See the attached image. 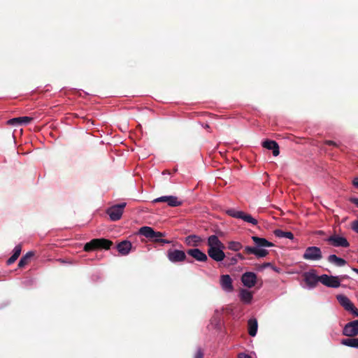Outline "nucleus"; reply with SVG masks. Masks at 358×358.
<instances>
[{"label": "nucleus", "instance_id": "nucleus-42", "mask_svg": "<svg viewBox=\"0 0 358 358\" xmlns=\"http://www.w3.org/2000/svg\"><path fill=\"white\" fill-rule=\"evenodd\" d=\"M352 202L355 204L357 207H358V199L357 198H354V199H352Z\"/></svg>", "mask_w": 358, "mask_h": 358}, {"label": "nucleus", "instance_id": "nucleus-34", "mask_svg": "<svg viewBox=\"0 0 358 358\" xmlns=\"http://www.w3.org/2000/svg\"><path fill=\"white\" fill-rule=\"evenodd\" d=\"M203 356L204 353L203 350L201 348H198L194 356V358H203Z\"/></svg>", "mask_w": 358, "mask_h": 358}, {"label": "nucleus", "instance_id": "nucleus-47", "mask_svg": "<svg viewBox=\"0 0 358 358\" xmlns=\"http://www.w3.org/2000/svg\"><path fill=\"white\" fill-rule=\"evenodd\" d=\"M205 127H206V129H209V128H210V127H209V125H208V124H206Z\"/></svg>", "mask_w": 358, "mask_h": 358}, {"label": "nucleus", "instance_id": "nucleus-45", "mask_svg": "<svg viewBox=\"0 0 358 358\" xmlns=\"http://www.w3.org/2000/svg\"><path fill=\"white\" fill-rule=\"evenodd\" d=\"M162 173H163V174H166V173L169 174V173H170V172H169L168 170H165V171H164L162 172Z\"/></svg>", "mask_w": 358, "mask_h": 358}, {"label": "nucleus", "instance_id": "nucleus-44", "mask_svg": "<svg viewBox=\"0 0 358 358\" xmlns=\"http://www.w3.org/2000/svg\"><path fill=\"white\" fill-rule=\"evenodd\" d=\"M339 277V279H340V282L344 279H347L348 277V275H341V276H338Z\"/></svg>", "mask_w": 358, "mask_h": 358}, {"label": "nucleus", "instance_id": "nucleus-3", "mask_svg": "<svg viewBox=\"0 0 358 358\" xmlns=\"http://www.w3.org/2000/svg\"><path fill=\"white\" fill-rule=\"evenodd\" d=\"M303 258L311 261L320 260L322 258V251L317 246L308 247L303 255Z\"/></svg>", "mask_w": 358, "mask_h": 358}, {"label": "nucleus", "instance_id": "nucleus-15", "mask_svg": "<svg viewBox=\"0 0 358 358\" xmlns=\"http://www.w3.org/2000/svg\"><path fill=\"white\" fill-rule=\"evenodd\" d=\"M220 285L224 291L231 292L234 290L232 280L229 275H222L220 277Z\"/></svg>", "mask_w": 358, "mask_h": 358}, {"label": "nucleus", "instance_id": "nucleus-24", "mask_svg": "<svg viewBox=\"0 0 358 358\" xmlns=\"http://www.w3.org/2000/svg\"><path fill=\"white\" fill-rule=\"evenodd\" d=\"M327 260L329 263L337 266H344L347 264V262L344 259L338 257L336 255H330Z\"/></svg>", "mask_w": 358, "mask_h": 358}, {"label": "nucleus", "instance_id": "nucleus-23", "mask_svg": "<svg viewBox=\"0 0 358 358\" xmlns=\"http://www.w3.org/2000/svg\"><path fill=\"white\" fill-rule=\"evenodd\" d=\"M337 300L340 303V304L346 310H349L352 308V306L354 305L350 300L344 295H338Z\"/></svg>", "mask_w": 358, "mask_h": 358}, {"label": "nucleus", "instance_id": "nucleus-13", "mask_svg": "<svg viewBox=\"0 0 358 358\" xmlns=\"http://www.w3.org/2000/svg\"><path fill=\"white\" fill-rule=\"evenodd\" d=\"M343 334L349 337H355L358 335V320L348 322L343 328Z\"/></svg>", "mask_w": 358, "mask_h": 358}, {"label": "nucleus", "instance_id": "nucleus-28", "mask_svg": "<svg viewBox=\"0 0 358 358\" xmlns=\"http://www.w3.org/2000/svg\"><path fill=\"white\" fill-rule=\"evenodd\" d=\"M341 344L348 347L358 348V338L351 337L350 338L343 339Z\"/></svg>", "mask_w": 358, "mask_h": 358}, {"label": "nucleus", "instance_id": "nucleus-43", "mask_svg": "<svg viewBox=\"0 0 358 358\" xmlns=\"http://www.w3.org/2000/svg\"><path fill=\"white\" fill-rule=\"evenodd\" d=\"M353 185L358 187V178H356L354 180H353Z\"/></svg>", "mask_w": 358, "mask_h": 358}, {"label": "nucleus", "instance_id": "nucleus-18", "mask_svg": "<svg viewBox=\"0 0 358 358\" xmlns=\"http://www.w3.org/2000/svg\"><path fill=\"white\" fill-rule=\"evenodd\" d=\"M34 120L31 117H18L12 118L9 120H8L7 124L10 125H14V124H27L30 123Z\"/></svg>", "mask_w": 358, "mask_h": 358}, {"label": "nucleus", "instance_id": "nucleus-2", "mask_svg": "<svg viewBox=\"0 0 358 358\" xmlns=\"http://www.w3.org/2000/svg\"><path fill=\"white\" fill-rule=\"evenodd\" d=\"M113 245V241L106 238H94L87 243L84 246V250L90 252L95 250H108Z\"/></svg>", "mask_w": 358, "mask_h": 358}, {"label": "nucleus", "instance_id": "nucleus-21", "mask_svg": "<svg viewBox=\"0 0 358 358\" xmlns=\"http://www.w3.org/2000/svg\"><path fill=\"white\" fill-rule=\"evenodd\" d=\"M203 241V239L197 235H189L185 238V243L189 246L197 247Z\"/></svg>", "mask_w": 358, "mask_h": 358}, {"label": "nucleus", "instance_id": "nucleus-32", "mask_svg": "<svg viewBox=\"0 0 358 358\" xmlns=\"http://www.w3.org/2000/svg\"><path fill=\"white\" fill-rule=\"evenodd\" d=\"M256 247L252 246H245L243 249V253L245 255H255V254Z\"/></svg>", "mask_w": 358, "mask_h": 358}, {"label": "nucleus", "instance_id": "nucleus-27", "mask_svg": "<svg viewBox=\"0 0 358 358\" xmlns=\"http://www.w3.org/2000/svg\"><path fill=\"white\" fill-rule=\"evenodd\" d=\"M34 252L32 251L28 252L25 255H24L18 262V267L23 268L24 266L29 264L31 259L34 257Z\"/></svg>", "mask_w": 358, "mask_h": 358}, {"label": "nucleus", "instance_id": "nucleus-19", "mask_svg": "<svg viewBox=\"0 0 358 358\" xmlns=\"http://www.w3.org/2000/svg\"><path fill=\"white\" fill-rule=\"evenodd\" d=\"M238 296L242 302L248 304L250 303L252 300L253 294L246 289H241Z\"/></svg>", "mask_w": 358, "mask_h": 358}, {"label": "nucleus", "instance_id": "nucleus-26", "mask_svg": "<svg viewBox=\"0 0 358 358\" xmlns=\"http://www.w3.org/2000/svg\"><path fill=\"white\" fill-rule=\"evenodd\" d=\"M21 251L22 245L20 244H18L14 248L13 254L12 255V256L7 260V264L10 265L13 264L20 255Z\"/></svg>", "mask_w": 358, "mask_h": 358}, {"label": "nucleus", "instance_id": "nucleus-30", "mask_svg": "<svg viewBox=\"0 0 358 358\" xmlns=\"http://www.w3.org/2000/svg\"><path fill=\"white\" fill-rule=\"evenodd\" d=\"M274 234L278 238H286L292 240L294 238V234L291 231H284L281 229H275Z\"/></svg>", "mask_w": 358, "mask_h": 358}, {"label": "nucleus", "instance_id": "nucleus-17", "mask_svg": "<svg viewBox=\"0 0 358 358\" xmlns=\"http://www.w3.org/2000/svg\"><path fill=\"white\" fill-rule=\"evenodd\" d=\"M262 146L268 150H271L273 151V155L275 157L280 153L279 145L274 141L266 140L262 143Z\"/></svg>", "mask_w": 358, "mask_h": 358}, {"label": "nucleus", "instance_id": "nucleus-25", "mask_svg": "<svg viewBox=\"0 0 358 358\" xmlns=\"http://www.w3.org/2000/svg\"><path fill=\"white\" fill-rule=\"evenodd\" d=\"M248 334L251 336H255L257 332V320L255 318L248 320Z\"/></svg>", "mask_w": 358, "mask_h": 358}, {"label": "nucleus", "instance_id": "nucleus-33", "mask_svg": "<svg viewBox=\"0 0 358 358\" xmlns=\"http://www.w3.org/2000/svg\"><path fill=\"white\" fill-rule=\"evenodd\" d=\"M272 266V264L270 262L264 263L257 266V270L259 271H263L264 268Z\"/></svg>", "mask_w": 358, "mask_h": 358}, {"label": "nucleus", "instance_id": "nucleus-16", "mask_svg": "<svg viewBox=\"0 0 358 358\" xmlns=\"http://www.w3.org/2000/svg\"><path fill=\"white\" fill-rule=\"evenodd\" d=\"M116 248L122 255H127L131 249V243L129 241H123L117 245Z\"/></svg>", "mask_w": 358, "mask_h": 358}, {"label": "nucleus", "instance_id": "nucleus-8", "mask_svg": "<svg viewBox=\"0 0 358 358\" xmlns=\"http://www.w3.org/2000/svg\"><path fill=\"white\" fill-rule=\"evenodd\" d=\"M154 203L165 202L171 207H178L182 204V201L175 196H163L154 199Z\"/></svg>", "mask_w": 358, "mask_h": 358}, {"label": "nucleus", "instance_id": "nucleus-29", "mask_svg": "<svg viewBox=\"0 0 358 358\" xmlns=\"http://www.w3.org/2000/svg\"><path fill=\"white\" fill-rule=\"evenodd\" d=\"M227 248L234 252H238L243 248V246L238 241H231L227 243Z\"/></svg>", "mask_w": 358, "mask_h": 358}, {"label": "nucleus", "instance_id": "nucleus-20", "mask_svg": "<svg viewBox=\"0 0 358 358\" xmlns=\"http://www.w3.org/2000/svg\"><path fill=\"white\" fill-rule=\"evenodd\" d=\"M208 248H225L224 245L220 241L218 236L216 235H211L208 236L207 241Z\"/></svg>", "mask_w": 358, "mask_h": 358}, {"label": "nucleus", "instance_id": "nucleus-36", "mask_svg": "<svg viewBox=\"0 0 358 358\" xmlns=\"http://www.w3.org/2000/svg\"><path fill=\"white\" fill-rule=\"evenodd\" d=\"M352 229L358 233V220H356L352 222Z\"/></svg>", "mask_w": 358, "mask_h": 358}, {"label": "nucleus", "instance_id": "nucleus-40", "mask_svg": "<svg viewBox=\"0 0 358 358\" xmlns=\"http://www.w3.org/2000/svg\"><path fill=\"white\" fill-rule=\"evenodd\" d=\"M236 258H238V259H242V260L245 259V257H244V256H243V255L242 253L236 254Z\"/></svg>", "mask_w": 358, "mask_h": 358}, {"label": "nucleus", "instance_id": "nucleus-5", "mask_svg": "<svg viewBox=\"0 0 358 358\" xmlns=\"http://www.w3.org/2000/svg\"><path fill=\"white\" fill-rule=\"evenodd\" d=\"M126 203H122L117 205H114L107 210V214L110 216V218L113 221L119 220L123 213Z\"/></svg>", "mask_w": 358, "mask_h": 358}, {"label": "nucleus", "instance_id": "nucleus-37", "mask_svg": "<svg viewBox=\"0 0 358 358\" xmlns=\"http://www.w3.org/2000/svg\"><path fill=\"white\" fill-rule=\"evenodd\" d=\"M348 311L351 312L355 316L358 317V309L353 305L352 308Z\"/></svg>", "mask_w": 358, "mask_h": 358}, {"label": "nucleus", "instance_id": "nucleus-41", "mask_svg": "<svg viewBox=\"0 0 358 358\" xmlns=\"http://www.w3.org/2000/svg\"><path fill=\"white\" fill-rule=\"evenodd\" d=\"M270 268H271L273 271H275L277 273H280V269L279 268L273 266V264H272V266H270Z\"/></svg>", "mask_w": 358, "mask_h": 358}, {"label": "nucleus", "instance_id": "nucleus-1", "mask_svg": "<svg viewBox=\"0 0 358 358\" xmlns=\"http://www.w3.org/2000/svg\"><path fill=\"white\" fill-rule=\"evenodd\" d=\"M138 232L141 235L145 236L150 241L155 243H160L162 244L171 243L170 241L162 238V237L165 236L164 233L160 231H155L150 227H142L140 228Z\"/></svg>", "mask_w": 358, "mask_h": 358}, {"label": "nucleus", "instance_id": "nucleus-12", "mask_svg": "<svg viewBox=\"0 0 358 358\" xmlns=\"http://www.w3.org/2000/svg\"><path fill=\"white\" fill-rule=\"evenodd\" d=\"M257 276L253 272H245L241 276V282L248 288L253 287L257 283Z\"/></svg>", "mask_w": 358, "mask_h": 358}, {"label": "nucleus", "instance_id": "nucleus-35", "mask_svg": "<svg viewBox=\"0 0 358 358\" xmlns=\"http://www.w3.org/2000/svg\"><path fill=\"white\" fill-rule=\"evenodd\" d=\"M324 143L327 145H332V146L337 147V148L339 147V145L336 142L331 141V140H326L324 142Z\"/></svg>", "mask_w": 358, "mask_h": 358}, {"label": "nucleus", "instance_id": "nucleus-39", "mask_svg": "<svg viewBox=\"0 0 358 358\" xmlns=\"http://www.w3.org/2000/svg\"><path fill=\"white\" fill-rule=\"evenodd\" d=\"M237 262H238V259H237L236 257H232L231 259V264H236Z\"/></svg>", "mask_w": 358, "mask_h": 358}, {"label": "nucleus", "instance_id": "nucleus-48", "mask_svg": "<svg viewBox=\"0 0 358 358\" xmlns=\"http://www.w3.org/2000/svg\"><path fill=\"white\" fill-rule=\"evenodd\" d=\"M187 262H189V263H192V261H189V260H187Z\"/></svg>", "mask_w": 358, "mask_h": 358}, {"label": "nucleus", "instance_id": "nucleus-9", "mask_svg": "<svg viewBox=\"0 0 358 358\" xmlns=\"http://www.w3.org/2000/svg\"><path fill=\"white\" fill-rule=\"evenodd\" d=\"M225 248H213L208 249V255L214 261L220 262L224 259L226 255L223 250Z\"/></svg>", "mask_w": 358, "mask_h": 358}, {"label": "nucleus", "instance_id": "nucleus-49", "mask_svg": "<svg viewBox=\"0 0 358 358\" xmlns=\"http://www.w3.org/2000/svg\"><path fill=\"white\" fill-rule=\"evenodd\" d=\"M357 262H358V260H357Z\"/></svg>", "mask_w": 358, "mask_h": 358}, {"label": "nucleus", "instance_id": "nucleus-10", "mask_svg": "<svg viewBox=\"0 0 358 358\" xmlns=\"http://www.w3.org/2000/svg\"><path fill=\"white\" fill-rule=\"evenodd\" d=\"M326 241L334 247L348 248L350 245L345 238L337 235L331 236Z\"/></svg>", "mask_w": 358, "mask_h": 358}, {"label": "nucleus", "instance_id": "nucleus-38", "mask_svg": "<svg viewBox=\"0 0 358 358\" xmlns=\"http://www.w3.org/2000/svg\"><path fill=\"white\" fill-rule=\"evenodd\" d=\"M238 358H252V357L248 354L241 352L238 355Z\"/></svg>", "mask_w": 358, "mask_h": 358}, {"label": "nucleus", "instance_id": "nucleus-7", "mask_svg": "<svg viewBox=\"0 0 358 358\" xmlns=\"http://www.w3.org/2000/svg\"><path fill=\"white\" fill-rule=\"evenodd\" d=\"M320 282L328 287L337 288L341 286L338 276L328 275L327 274L320 275Z\"/></svg>", "mask_w": 358, "mask_h": 358}, {"label": "nucleus", "instance_id": "nucleus-31", "mask_svg": "<svg viewBox=\"0 0 358 358\" xmlns=\"http://www.w3.org/2000/svg\"><path fill=\"white\" fill-rule=\"evenodd\" d=\"M268 255V251L264 248H256L255 255L259 257H264Z\"/></svg>", "mask_w": 358, "mask_h": 358}, {"label": "nucleus", "instance_id": "nucleus-4", "mask_svg": "<svg viewBox=\"0 0 358 358\" xmlns=\"http://www.w3.org/2000/svg\"><path fill=\"white\" fill-rule=\"evenodd\" d=\"M227 215L232 217L238 218L250 223L253 225L257 224L258 222L256 219L253 218L250 215L245 213L243 211L235 210L234 209H229L227 211Z\"/></svg>", "mask_w": 358, "mask_h": 358}, {"label": "nucleus", "instance_id": "nucleus-14", "mask_svg": "<svg viewBox=\"0 0 358 358\" xmlns=\"http://www.w3.org/2000/svg\"><path fill=\"white\" fill-rule=\"evenodd\" d=\"M187 253L198 262H206L208 261L207 255L198 248L189 249Z\"/></svg>", "mask_w": 358, "mask_h": 358}, {"label": "nucleus", "instance_id": "nucleus-11", "mask_svg": "<svg viewBox=\"0 0 358 358\" xmlns=\"http://www.w3.org/2000/svg\"><path fill=\"white\" fill-rule=\"evenodd\" d=\"M303 277L309 287H315L317 282H320V276H317L314 270L304 273Z\"/></svg>", "mask_w": 358, "mask_h": 358}, {"label": "nucleus", "instance_id": "nucleus-22", "mask_svg": "<svg viewBox=\"0 0 358 358\" xmlns=\"http://www.w3.org/2000/svg\"><path fill=\"white\" fill-rule=\"evenodd\" d=\"M252 240L256 245V248H263V247H272L273 246V243L269 242L266 238H260L258 236H252Z\"/></svg>", "mask_w": 358, "mask_h": 358}, {"label": "nucleus", "instance_id": "nucleus-6", "mask_svg": "<svg viewBox=\"0 0 358 358\" xmlns=\"http://www.w3.org/2000/svg\"><path fill=\"white\" fill-rule=\"evenodd\" d=\"M167 257L173 263L181 262L187 259L185 252L180 250L169 249L167 251Z\"/></svg>", "mask_w": 358, "mask_h": 358}, {"label": "nucleus", "instance_id": "nucleus-46", "mask_svg": "<svg viewBox=\"0 0 358 358\" xmlns=\"http://www.w3.org/2000/svg\"><path fill=\"white\" fill-rule=\"evenodd\" d=\"M352 271L358 274V268H352Z\"/></svg>", "mask_w": 358, "mask_h": 358}]
</instances>
